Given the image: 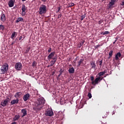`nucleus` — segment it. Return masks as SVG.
<instances>
[{"label":"nucleus","instance_id":"obj_1","mask_svg":"<svg viewBox=\"0 0 124 124\" xmlns=\"http://www.w3.org/2000/svg\"><path fill=\"white\" fill-rule=\"evenodd\" d=\"M45 101L44 98H40L38 99L33 107V110L36 113H38V112L41 111L42 108L44 107Z\"/></svg>","mask_w":124,"mask_h":124},{"label":"nucleus","instance_id":"obj_2","mask_svg":"<svg viewBox=\"0 0 124 124\" xmlns=\"http://www.w3.org/2000/svg\"><path fill=\"white\" fill-rule=\"evenodd\" d=\"M39 14L42 15V14H46L47 12V6L44 4H41L39 9Z\"/></svg>","mask_w":124,"mask_h":124},{"label":"nucleus","instance_id":"obj_3","mask_svg":"<svg viewBox=\"0 0 124 124\" xmlns=\"http://www.w3.org/2000/svg\"><path fill=\"white\" fill-rule=\"evenodd\" d=\"M11 100V98H9V97H7L5 100H3L1 101L0 105H1L2 107H5V106H7V105H8V102H10Z\"/></svg>","mask_w":124,"mask_h":124},{"label":"nucleus","instance_id":"obj_4","mask_svg":"<svg viewBox=\"0 0 124 124\" xmlns=\"http://www.w3.org/2000/svg\"><path fill=\"white\" fill-rule=\"evenodd\" d=\"M0 70L2 72V74H4V73L7 72V70H8V64L6 63L3 64L0 68Z\"/></svg>","mask_w":124,"mask_h":124},{"label":"nucleus","instance_id":"obj_5","mask_svg":"<svg viewBox=\"0 0 124 124\" xmlns=\"http://www.w3.org/2000/svg\"><path fill=\"white\" fill-rule=\"evenodd\" d=\"M75 61H78V67H79L84 62V59H80L78 56H77L75 59Z\"/></svg>","mask_w":124,"mask_h":124},{"label":"nucleus","instance_id":"obj_6","mask_svg":"<svg viewBox=\"0 0 124 124\" xmlns=\"http://www.w3.org/2000/svg\"><path fill=\"white\" fill-rule=\"evenodd\" d=\"M46 116H48L49 117H52L54 115V112L52 109L48 108L45 112Z\"/></svg>","mask_w":124,"mask_h":124},{"label":"nucleus","instance_id":"obj_7","mask_svg":"<svg viewBox=\"0 0 124 124\" xmlns=\"http://www.w3.org/2000/svg\"><path fill=\"white\" fill-rule=\"evenodd\" d=\"M58 59V57L57 56V54L53 57L52 60L50 62V66H53L55 63L56 62H57V60Z\"/></svg>","mask_w":124,"mask_h":124},{"label":"nucleus","instance_id":"obj_8","mask_svg":"<svg viewBox=\"0 0 124 124\" xmlns=\"http://www.w3.org/2000/svg\"><path fill=\"white\" fill-rule=\"evenodd\" d=\"M22 66L21 62H17L15 64V68L16 70H21V69H22Z\"/></svg>","mask_w":124,"mask_h":124},{"label":"nucleus","instance_id":"obj_9","mask_svg":"<svg viewBox=\"0 0 124 124\" xmlns=\"http://www.w3.org/2000/svg\"><path fill=\"white\" fill-rule=\"evenodd\" d=\"M55 54H56V52L55 51H53L50 53V54H49L48 56H47V60H48V61L53 60V59H54Z\"/></svg>","mask_w":124,"mask_h":124},{"label":"nucleus","instance_id":"obj_10","mask_svg":"<svg viewBox=\"0 0 124 124\" xmlns=\"http://www.w3.org/2000/svg\"><path fill=\"white\" fill-rule=\"evenodd\" d=\"M103 78H101L100 77H98L96 78L94 81H93L92 82V85H95V84H98V81H101Z\"/></svg>","mask_w":124,"mask_h":124},{"label":"nucleus","instance_id":"obj_11","mask_svg":"<svg viewBox=\"0 0 124 124\" xmlns=\"http://www.w3.org/2000/svg\"><path fill=\"white\" fill-rule=\"evenodd\" d=\"M22 16H25L26 15V10H27V8H26V6H25V4H23L22 5Z\"/></svg>","mask_w":124,"mask_h":124},{"label":"nucleus","instance_id":"obj_12","mask_svg":"<svg viewBox=\"0 0 124 124\" xmlns=\"http://www.w3.org/2000/svg\"><path fill=\"white\" fill-rule=\"evenodd\" d=\"M0 20L3 22L4 23L6 20V17H5V15L4 14L1 13V14L0 15Z\"/></svg>","mask_w":124,"mask_h":124},{"label":"nucleus","instance_id":"obj_13","mask_svg":"<svg viewBox=\"0 0 124 124\" xmlns=\"http://www.w3.org/2000/svg\"><path fill=\"white\" fill-rule=\"evenodd\" d=\"M30 97H31V95L30 93H27L23 96V100L24 101H27V100H29L30 99Z\"/></svg>","mask_w":124,"mask_h":124},{"label":"nucleus","instance_id":"obj_14","mask_svg":"<svg viewBox=\"0 0 124 124\" xmlns=\"http://www.w3.org/2000/svg\"><path fill=\"white\" fill-rule=\"evenodd\" d=\"M21 96H22V92H17L15 94V97H16V99H18V98H20Z\"/></svg>","mask_w":124,"mask_h":124},{"label":"nucleus","instance_id":"obj_15","mask_svg":"<svg viewBox=\"0 0 124 124\" xmlns=\"http://www.w3.org/2000/svg\"><path fill=\"white\" fill-rule=\"evenodd\" d=\"M19 103V99L13 100L11 101V105H14V104H18Z\"/></svg>","mask_w":124,"mask_h":124},{"label":"nucleus","instance_id":"obj_16","mask_svg":"<svg viewBox=\"0 0 124 124\" xmlns=\"http://www.w3.org/2000/svg\"><path fill=\"white\" fill-rule=\"evenodd\" d=\"M8 5L9 7H13L14 6V1L10 0L8 2Z\"/></svg>","mask_w":124,"mask_h":124},{"label":"nucleus","instance_id":"obj_17","mask_svg":"<svg viewBox=\"0 0 124 124\" xmlns=\"http://www.w3.org/2000/svg\"><path fill=\"white\" fill-rule=\"evenodd\" d=\"M21 113H22V118H23V117H25V116H27V110L26 109H22L21 110Z\"/></svg>","mask_w":124,"mask_h":124},{"label":"nucleus","instance_id":"obj_18","mask_svg":"<svg viewBox=\"0 0 124 124\" xmlns=\"http://www.w3.org/2000/svg\"><path fill=\"white\" fill-rule=\"evenodd\" d=\"M75 72V70L74 69V68H73V67L70 68L68 69V72H69V73H70V74H72L74 73Z\"/></svg>","mask_w":124,"mask_h":124},{"label":"nucleus","instance_id":"obj_19","mask_svg":"<svg viewBox=\"0 0 124 124\" xmlns=\"http://www.w3.org/2000/svg\"><path fill=\"white\" fill-rule=\"evenodd\" d=\"M17 32L16 31H14L11 35V38L12 39H14V38H15V37H16L17 36Z\"/></svg>","mask_w":124,"mask_h":124},{"label":"nucleus","instance_id":"obj_20","mask_svg":"<svg viewBox=\"0 0 124 124\" xmlns=\"http://www.w3.org/2000/svg\"><path fill=\"white\" fill-rule=\"evenodd\" d=\"M122 56V54H121V52H118L116 55H115V60L116 61H119V58Z\"/></svg>","mask_w":124,"mask_h":124},{"label":"nucleus","instance_id":"obj_21","mask_svg":"<svg viewBox=\"0 0 124 124\" xmlns=\"http://www.w3.org/2000/svg\"><path fill=\"white\" fill-rule=\"evenodd\" d=\"M19 119H20V115H15L13 119V122H16V121H18Z\"/></svg>","mask_w":124,"mask_h":124},{"label":"nucleus","instance_id":"obj_22","mask_svg":"<svg viewBox=\"0 0 124 124\" xmlns=\"http://www.w3.org/2000/svg\"><path fill=\"white\" fill-rule=\"evenodd\" d=\"M84 43H85V41L82 40V41H81L80 43H79L78 44V48H81V47L82 46V45H83V44H84Z\"/></svg>","mask_w":124,"mask_h":124},{"label":"nucleus","instance_id":"obj_23","mask_svg":"<svg viewBox=\"0 0 124 124\" xmlns=\"http://www.w3.org/2000/svg\"><path fill=\"white\" fill-rule=\"evenodd\" d=\"M107 73V70H104V71L103 72H101L99 73V77H101V76H103V75H104V74H105V73Z\"/></svg>","mask_w":124,"mask_h":124},{"label":"nucleus","instance_id":"obj_24","mask_svg":"<svg viewBox=\"0 0 124 124\" xmlns=\"http://www.w3.org/2000/svg\"><path fill=\"white\" fill-rule=\"evenodd\" d=\"M115 2H116V0H110L109 4V6L114 5L115 4Z\"/></svg>","mask_w":124,"mask_h":124},{"label":"nucleus","instance_id":"obj_25","mask_svg":"<svg viewBox=\"0 0 124 124\" xmlns=\"http://www.w3.org/2000/svg\"><path fill=\"white\" fill-rule=\"evenodd\" d=\"M23 19L22 17H18L16 21V23H19V22H23Z\"/></svg>","mask_w":124,"mask_h":124},{"label":"nucleus","instance_id":"obj_26","mask_svg":"<svg viewBox=\"0 0 124 124\" xmlns=\"http://www.w3.org/2000/svg\"><path fill=\"white\" fill-rule=\"evenodd\" d=\"M91 65H92V68H95V66H96L95 63L93 61L91 62Z\"/></svg>","mask_w":124,"mask_h":124},{"label":"nucleus","instance_id":"obj_27","mask_svg":"<svg viewBox=\"0 0 124 124\" xmlns=\"http://www.w3.org/2000/svg\"><path fill=\"white\" fill-rule=\"evenodd\" d=\"M30 50H31V47L28 46L25 49V51L24 52L25 54H27V53H29V52H30Z\"/></svg>","mask_w":124,"mask_h":124},{"label":"nucleus","instance_id":"obj_28","mask_svg":"<svg viewBox=\"0 0 124 124\" xmlns=\"http://www.w3.org/2000/svg\"><path fill=\"white\" fill-rule=\"evenodd\" d=\"M36 65H37V62H36L35 61H33L32 64V67H36Z\"/></svg>","mask_w":124,"mask_h":124},{"label":"nucleus","instance_id":"obj_29","mask_svg":"<svg viewBox=\"0 0 124 124\" xmlns=\"http://www.w3.org/2000/svg\"><path fill=\"white\" fill-rule=\"evenodd\" d=\"M0 30L1 31H4V26L0 25Z\"/></svg>","mask_w":124,"mask_h":124},{"label":"nucleus","instance_id":"obj_30","mask_svg":"<svg viewBox=\"0 0 124 124\" xmlns=\"http://www.w3.org/2000/svg\"><path fill=\"white\" fill-rule=\"evenodd\" d=\"M86 17V14H84V15H82L80 17V20L81 21H83L84 20V18Z\"/></svg>","mask_w":124,"mask_h":124},{"label":"nucleus","instance_id":"obj_31","mask_svg":"<svg viewBox=\"0 0 124 124\" xmlns=\"http://www.w3.org/2000/svg\"><path fill=\"white\" fill-rule=\"evenodd\" d=\"M113 50H111L109 52L108 55L110 56V57H112L113 56Z\"/></svg>","mask_w":124,"mask_h":124},{"label":"nucleus","instance_id":"obj_32","mask_svg":"<svg viewBox=\"0 0 124 124\" xmlns=\"http://www.w3.org/2000/svg\"><path fill=\"white\" fill-rule=\"evenodd\" d=\"M88 96L89 97V98L91 99L92 98V93H89L88 94Z\"/></svg>","mask_w":124,"mask_h":124},{"label":"nucleus","instance_id":"obj_33","mask_svg":"<svg viewBox=\"0 0 124 124\" xmlns=\"http://www.w3.org/2000/svg\"><path fill=\"white\" fill-rule=\"evenodd\" d=\"M72 6H74V4L73 3H71L69 4V7H72Z\"/></svg>","mask_w":124,"mask_h":124},{"label":"nucleus","instance_id":"obj_34","mask_svg":"<svg viewBox=\"0 0 124 124\" xmlns=\"http://www.w3.org/2000/svg\"><path fill=\"white\" fill-rule=\"evenodd\" d=\"M61 9L62 8L61 7H57L58 11L56 12V13H58V12H60V11Z\"/></svg>","mask_w":124,"mask_h":124},{"label":"nucleus","instance_id":"obj_35","mask_svg":"<svg viewBox=\"0 0 124 124\" xmlns=\"http://www.w3.org/2000/svg\"><path fill=\"white\" fill-rule=\"evenodd\" d=\"M52 51V48L49 47V49L47 50L48 53H51V51Z\"/></svg>","mask_w":124,"mask_h":124},{"label":"nucleus","instance_id":"obj_36","mask_svg":"<svg viewBox=\"0 0 124 124\" xmlns=\"http://www.w3.org/2000/svg\"><path fill=\"white\" fill-rule=\"evenodd\" d=\"M102 62H103L102 60L99 62V65H100V66H101L102 65Z\"/></svg>","mask_w":124,"mask_h":124},{"label":"nucleus","instance_id":"obj_37","mask_svg":"<svg viewBox=\"0 0 124 124\" xmlns=\"http://www.w3.org/2000/svg\"><path fill=\"white\" fill-rule=\"evenodd\" d=\"M59 72L60 74H62V72H63L62 69H61L59 71Z\"/></svg>","mask_w":124,"mask_h":124},{"label":"nucleus","instance_id":"obj_38","mask_svg":"<svg viewBox=\"0 0 124 124\" xmlns=\"http://www.w3.org/2000/svg\"><path fill=\"white\" fill-rule=\"evenodd\" d=\"M105 32V34H109V33H110V32H109L108 31H104Z\"/></svg>","mask_w":124,"mask_h":124},{"label":"nucleus","instance_id":"obj_39","mask_svg":"<svg viewBox=\"0 0 124 124\" xmlns=\"http://www.w3.org/2000/svg\"><path fill=\"white\" fill-rule=\"evenodd\" d=\"M100 45H97L96 46H94L95 49H97V48H98V47H100Z\"/></svg>","mask_w":124,"mask_h":124},{"label":"nucleus","instance_id":"obj_40","mask_svg":"<svg viewBox=\"0 0 124 124\" xmlns=\"http://www.w3.org/2000/svg\"><path fill=\"white\" fill-rule=\"evenodd\" d=\"M91 80L93 82V80H94V78L93 77H91Z\"/></svg>","mask_w":124,"mask_h":124},{"label":"nucleus","instance_id":"obj_41","mask_svg":"<svg viewBox=\"0 0 124 124\" xmlns=\"http://www.w3.org/2000/svg\"><path fill=\"white\" fill-rule=\"evenodd\" d=\"M62 14H60L59 15H58V19H60V18H61L62 17Z\"/></svg>","mask_w":124,"mask_h":124},{"label":"nucleus","instance_id":"obj_42","mask_svg":"<svg viewBox=\"0 0 124 124\" xmlns=\"http://www.w3.org/2000/svg\"><path fill=\"white\" fill-rule=\"evenodd\" d=\"M101 23H102V20H100V21L98 22L99 25L101 24Z\"/></svg>","mask_w":124,"mask_h":124},{"label":"nucleus","instance_id":"obj_43","mask_svg":"<svg viewBox=\"0 0 124 124\" xmlns=\"http://www.w3.org/2000/svg\"><path fill=\"white\" fill-rule=\"evenodd\" d=\"M115 113H116V110H113L112 115H115Z\"/></svg>","mask_w":124,"mask_h":124},{"label":"nucleus","instance_id":"obj_44","mask_svg":"<svg viewBox=\"0 0 124 124\" xmlns=\"http://www.w3.org/2000/svg\"><path fill=\"white\" fill-rule=\"evenodd\" d=\"M101 34H103V35H105V33L104 31H103L101 33Z\"/></svg>","mask_w":124,"mask_h":124},{"label":"nucleus","instance_id":"obj_45","mask_svg":"<svg viewBox=\"0 0 124 124\" xmlns=\"http://www.w3.org/2000/svg\"><path fill=\"white\" fill-rule=\"evenodd\" d=\"M22 38H23V36H20L19 38V40H21V39H22Z\"/></svg>","mask_w":124,"mask_h":124},{"label":"nucleus","instance_id":"obj_46","mask_svg":"<svg viewBox=\"0 0 124 124\" xmlns=\"http://www.w3.org/2000/svg\"><path fill=\"white\" fill-rule=\"evenodd\" d=\"M41 1H43V2H46V1H47V0H41Z\"/></svg>","mask_w":124,"mask_h":124},{"label":"nucleus","instance_id":"obj_47","mask_svg":"<svg viewBox=\"0 0 124 124\" xmlns=\"http://www.w3.org/2000/svg\"><path fill=\"white\" fill-rule=\"evenodd\" d=\"M11 124H17V123L14 122L12 123Z\"/></svg>","mask_w":124,"mask_h":124},{"label":"nucleus","instance_id":"obj_48","mask_svg":"<svg viewBox=\"0 0 124 124\" xmlns=\"http://www.w3.org/2000/svg\"><path fill=\"white\" fill-rule=\"evenodd\" d=\"M15 43V42H13L11 44V45H13Z\"/></svg>","mask_w":124,"mask_h":124},{"label":"nucleus","instance_id":"obj_49","mask_svg":"<svg viewBox=\"0 0 124 124\" xmlns=\"http://www.w3.org/2000/svg\"><path fill=\"white\" fill-rule=\"evenodd\" d=\"M111 57H112V56H109V57H108V59H111Z\"/></svg>","mask_w":124,"mask_h":124},{"label":"nucleus","instance_id":"obj_50","mask_svg":"<svg viewBox=\"0 0 124 124\" xmlns=\"http://www.w3.org/2000/svg\"><path fill=\"white\" fill-rule=\"evenodd\" d=\"M122 5H124V1L122 2Z\"/></svg>","mask_w":124,"mask_h":124},{"label":"nucleus","instance_id":"obj_51","mask_svg":"<svg viewBox=\"0 0 124 124\" xmlns=\"http://www.w3.org/2000/svg\"><path fill=\"white\" fill-rule=\"evenodd\" d=\"M54 74H55V72H52V75H54Z\"/></svg>","mask_w":124,"mask_h":124},{"label":"nucleus","instance_id":"obj_52","mask_svg":"<svg viewBox=\"0 0 124 124\" xmlns=\"http://www.w3.org/2000/svg\"><path fill=\"white\" fill-rule=\"evenodd\" d=\"M61 75H62V74H60V75L58 76V77H60V76H61Z\"/></svg>","mask_w":124,"mask_h":124},{"label":"nucleus","instance_id":"obj_53","mask_svg":"<svg viewBox=\"0 0 124 124\" xmlns=\"http://www.w3.org/2000/svg\"><path fill=\"white\" fill-rule=\"evenodd\" d=\"M22 1H26V0H22Z\"/></svg>","mask_w":124,"mask_h":124},{"label":"nucleus","instance_id":"obj_54","mask_svg":"<svg viewBox=\"0 0 124 124\" xmlns=\"http://www.w3.org/2000/svg\"><path fill=\"white\" fill-rule=\"evenodd\" d=\"M114 42H117V40H115L114 41Z\"/></svg>","mask_w":124,"mask_h":124},{"label":"nucleus","instance_id":"obj_55","mask_svg":"<svg viewBox=\"0 0 124 124\" xmlns=\"http://www.w3.org/2000/svg\"><path fill=\"white\" fill-rule=\"evenodd\" d=\"M116 43V42H113V44H115Z\"/></svg>","mask_w":124,"mask_h":124},{"label":"nucleus","instance_id":"obj_56","mask_svg":"<svg viewBox=\"0 0 124 124\" xmlns=\"http://www.w3.org/2000/svg\"><path fill=\"white\" fill-rule=\"evenodd\" d=\"M50 67V65L47 66V67Z\"/></svg>","mask_w":124,"mask_h":124},{"label":"nucleus","instance_id":"obj_57","mask_svg":"<svg viewBox=\"0 0 124 124\" xmlns=\"http://www.w3.org/2000/svg\"><path fill=\"white\" fill-rule=\"evenodd\" d=\"M89 91H90V92H91V89H90V90H89Z\"/></svg>","mask_w":124,"mask_h":124}]
</instances>
